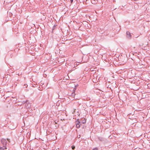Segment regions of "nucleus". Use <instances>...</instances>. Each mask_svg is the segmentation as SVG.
<instances>
[{"label":"nucleus","instance_id":"f03ea898","mask_svg":"<svg viewBox=\"0 0 150 150\" xmlns=\"http://www.w3.org/2000/svg\"><path fill=\"white\" fill-rule=\"evenodd\" d=\"M127 37L129 39H130L131 38V35L130 33L129 32L127 31L126 33Z\"/></svg>","mask_w":150,"mask_h":150},{"label":"nucleus","instance_id":"f8f14e48","mask_svg":"<svg viewBox=\"0 0 150 150\" xmlns=\"http://www.w3.org/2000/svg\"><path fill=\"white\" fill-rule=\"evenodd\" d=\"M71 1V3H72L73 1V0H70Z\"/></svg>","mask_w":150,"mask_h":150},{"label":"nucleus","instance_id":"0eeeda50","mask_svg":"<svg viewBox=\"0 0 150 150\" xmlns=\"http://www.w3.org/2000/svg\"><path fill=\"white\" fill-rule=\"evenodd\" d=\"M98 139L101 141H102L103 140V138H102L99 137Z\"/></svg>","mask_w":150,"mask_h":150},{"label":"nucleus","instance_id":"423d86ee","mask_svg":"<svg viewBox=\"0 0 150 150\" xmlns=\"http://www.w3.org/2000/svg\"><path fill=\"white\" fill-rule=\"evenodd\" d=\"M75 95V93H72L71 94V96L72 97H74Z\"/></svg>","mask_w":150,"mask_h":150},{"label":"nucleus","instance_id":"7ed1b4c3","mask_svg":"<svg viewBox=\"0 0 150 150\" xmlns=\"http://www.w3.org/2000/svg\"><path fill=\"white\" fill-rule=\"evenodd\" d=\"M1 142L3 145L5 144H7V142L6 139H2L1 140Z\"/></svg>","mask_w":150,"mask_h":150},{"label":"nucleus","instance_id":"9d476101","mask_svg":"<svg viewBox=\"0 0 150 150\" xmlns=\"http://www.w3.org/2000/svg\"><path fill=\"white\" fill-rule=\"evenodd\" d=\"M53 124L54 125H55V124H56V122H53Z\"/></svg>","mask_w":150,"mask_h":150},{"label":"nucleus","instance_id":"2eb2a0df","mask_svg":"<svg viewBox=\"0 0 150 150\" xmlns=\"http://www.w3.org/2000/svg\"><path fill=\"white\" fill-rule=\"evenodd\" d=\"M7 140H8V141H9V139H7Z\"/></svg>","mask_w":150,"mask_h":150},{"label":"nucleus","instance_id":"a211bd4d","mask_svg":"<svg viewBox=\"0 0 150 150\" xmlns=\"http://www.w3.org/2000/svg\"><path fill=\"white\" fill-rule=\"evenodd\" d=\"M24 86H26V85H25Z\"/></svg>","mask_w":150,"mask_h":150},{"label":"nucleus","instance_id":"9b49d317","mask_svg":"<svg viewBox=\"0 0 150 150\" xmlns=\"http://www.w3.org/2000/svg\"><path fill=\"white\" fill-rule=\"evenodd\" d=\"M77 85L76 86V85L74 86L75 88V89H76V88H75L76 87H77Z\"/></svg>","mask_w":150,"mask_h":150},{"label":"nucleus","instance_id":"f257e3e1","mask_svg":"<svg viewBox=\"0 0 150 150\" xmlns=\"http://www.w3.org/2000/svg\"><path fill=\"white\" fill-rule=\"evenodd\" d=\"M76 127L77 128H79L80 127L81 123L79 119H78L76 121Z\"/></svg>","mask_w":150,"mask_h":150},{"label":"nucleus","instance_id":"4468645a","mask_svg":"<svg viewBox=\"0 0 150 150\" xmlns=\"http://www.w3.org/2000/svg\"><path fill=\"white\" fill-rule=\"evenodd\" d=\"M55 27V26H54L53 27V29Z\"/></svg>","mask_w":150,"mask_h":150},{"label":"nucleus","instance_id":"6e6552de","mask_svg":"<svg viewBox=\"0 0 150 150\" xmlns=\"http://www.w3.org/2000/svg\"><path fill=\"white\" fill-rule=\"evenodd\" d=\"M71 147H72V149L73 150H74L75 149V146H71Z\"/></svg>","mask_w":150,"mask_h":150},{"label":"nucleus","instance_id":"f3484780","mask_svg":"<svg viewBox=\"0 0 150 150\" xmlns=\"http://www.w3.org/2000/svg\"><path fill=\"white\" fill-rule=\"evenodd\" d=\"M79 136H80V135H79ZM80 137H79V138Z\"/></svg>","mask_w":150,"mask_h":150},{"label":"nucleus","instance_id":"1a4fd4ad","mask_svg":"<svg viewBox=\"0 0 150 150\" xmlns=\"http://www.w3.org/2000/svg\"><path fill=\"white\" fill-rule=\"evenodd\" d=\"M93 150H98V149L97 148H95L93 149Z\"/></svg>","mask_w":150,"mask_h":150},{"label":"nucleus","instance_id":"20e7f679","mask_svg":"<svg viewBox=\"0 0 150 150\" xmlns=\"http://www.w3.org/2000/svg\"><path fill=\"white\" fill-rule=\"evenodd\" d=\"M7 144H3V147H4V148H3L2 147H0V149H2V150H4V149H6L7 148L6 147V146Z\"/></svg>","mask_w":150,"mask_h":150},{"label":"nucleus","instance_id":"ddd939ff","mask_svg":"<svg viewBox=\"0 0 150 150\" xmlns=\"http://www.w3.org/2000/svg\"><path fill=\"white\" fill-rule=\"evenodd\" d=\"M55 27V26H54L53 27V29Z\"/></svg>","mask_w":150,"mask_h":150},{"label":"nucleus","instance_id":"dca6fc26","mask_svg":"<svg viewBox=\"0 0 150 150\" xmlns=\"http://www.w3.org/2000/svg\"><path fill=\"white\" fill-rule=\"evenodd\" d=\"M41 83L42 85L44 84V83Z\"/></svg>","mask_w":150,"mask_h":150},{"label":"nucleus","instance_id":"39448f33","mask_svg":"<svg viewBox=\"0 0 150 150\" xmlns=\"http://www.w3.org/2000/svg\"><path fill=\"white\" fill-rule=\"evenodd\" d=\"M86 122V120L85 119H84V120H83L82 121V123L83 124H84Z\"/></svg>","mask_w":150,"mask_h":150}]
</instances>
